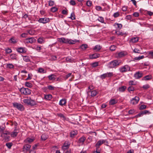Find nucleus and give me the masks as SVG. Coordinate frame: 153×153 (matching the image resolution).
<instances>
[{
  "label": "nucleus",
  "instance_id": "obj_31",
  "mask_svg": "<svg viewBox=\"0 0 153 153\" xmlns=\"http://www.w3.org/2000/svg\"><path fill=\"white\" fill-rule=\"evenodd\" d=\"M48 77L50 80H53L56 79V76L53 74L49 75Z\"/></svg>",
  "mask_w": 153,
  "mask_h": 153
},
{
  "label": "nucleus",
  "instance_id": "obj_53",
  "mask_svg": "<svg viewBox=\"0 0 153 153\" xmlns=\"http://www.w3.org/2000/svg\"><path fill=\"white\" fill-rule=\"evenodd\" d=\"M6 145L7 147L8 148L10 149L12 146V143H7Z\"/></svg>",
  "mask_w": 153,
  "mask_h": 153
},
{
  "label": "nucleus",
  "instance_id": "obj_11",
  "mask_svg": "<svg viewBox=\"0 0 153 153\" xmlns=\"http://www.w3.org/2000/svg\"><path fill=\"white\" fill-rule=\"evenodd\" d=\"M16 51L19 53H25L27 51V49L25 47H20L16 48Z\"/></svg>",
  "mask_w": 153,
  "mask_h": 153
},
{
  "label": "nucleus",
  "instance_id": "obj_43",
  "mask_svg": "<svg viewBox=\"0 0 153 153\" xmlns=\"http://www.w3.org/2000/svg\"><path fill=\"white\" fill-rule=\"evenodd\" d=\"M5 51L6 52V53H9L12 52V50L10 48H6L5 49Z\"/></svg>",
  "mask_w": 153,
  "mask_h": 153
},
{
  "label": "nucleus",
  "instance_id": "obj_56",
  "mask_svg": "<svg viewBox=\"0 0 153 153\" xmlns=\"http://www.w3.org/2000/svg\"><path fill=\"white\" fill-rule=\"evenodd\" d=\"M86 5L89 7H91L92 5V2L91 1H88L86 2Z\"/></svg>",
  "mask_w": 153,
  "mask_h": 153
},
{
  "label": "nucleus",
  "instance_id": "obj_5",
  "mask_svg": "<svg viewBox=\"0 0 153 153\" xmlns=\"http://www.w3.org/2000/svg\"><path fill=\"white\" fill-rule=\"evenodd\" d=\"M31 147V146L28 144L26 143L24 145L22 148V151L24 152H27L29 151Z\"/></svg>",
  "mask_w": 153,
  "mask_h": 153
},
{
  "label": "nucleus",
  "instance_id": "obj_45",
  "mask_svg": "<svg viewBox=\"0 0 153 153\" xmlns=\"http://www.w3.org/2000/svg\"><path fill=\"white\" fill-rule=\"evenodd\" d=\"M98 20L101 23H103L104 22V18L102 17H99L98 19Z\"/></svg>",
  "mask_w": 153,
  "mask_h": 153
},
{
  "label": "nucleus",
  "instance_id": "obj_22",
  "mask_svg": "<svg viewBox=\"0 0 153 153\" xmlns=\"http://www.w3.org/2000/svg\"><path fill=\"white\" fill-rule=\"evenodd\" d=\"M91 93V95L92 97L95 96L97 94V92L95 90L88 91V93Z\"/></svg>",
  "mask_w": 153,
  "mask_h": 153
},
{
  "label": "nucleus",
  "instance_id": "obj_50",
  "mask_svg": "<svg viewBox=\"0 0 153 153\" xmlns=\"http://www.w3.org/2000/svg\"><path fill=\"white\" fill-rule=\"evenodd\" d=\"M128 90L129 92L131 91H134V88L133 87L130 86L128 88Z\"/></svg>",
  "mask_w": 153,
  "mask_h": 153
},
{
  "label": "nucleus",
  "instance_id": "obj_35",
  "mask_svg": "<svg viewBox=\"0 0 153 153\" xmlns=\"http://www.w3.org/2000/svg\"><path fill=\"white\" fill-rule=\"evenodd\" d=\"M88 48V45L86 44H82L80 47V48L82 50H85Z\"/></svg>",
  "mask_w": 153,
  "mask_h": 153
},
{
  "label": "nucleus",
  "instance_id": "obj_8",
  "mask_svg": "<svg viewBox=\"0 0 153 153\" xmlns=\"http://www.w3.org/2000/svg\"><path fill=\"white\" fill-rule=\"evenodd\" d=\"M143 76V74L142 72L138 71L136 72L134 75V76L136 79H139Z\"/></svg>",
  "mask_w": 153,
  "mask_h": 153
},
{
  "label": "nucleus",
  "instance_id": "obj_52",
  "mask_svg": "<svg viewBox=\"0 0 153 153\" xmlns=\"http://www.w3.org/2000/svg\"><path fill=\"white\" fill-rule=\"evenodd\" d=\"M57 115L60 117L62 118L64 120H65V117L64 116L63 114L61 113L58 114Z\"/></svg>",
  "mask_w": 153,
  "mask_h": 153
},
{
  "label": "nucleus",
  "instance_id": "obj_58",
  "mask_svg": "<svg viewBox=\"0 0 153 153\" xmlns=\"http://www.w3.org/2000/svg\"><path fill=\"white\" fill-rule=\"evenodd\" d=\"M48 88L49 90H53L54 89L55 87L52 85H50L48 86Z\"/></svg>",
  "mask_w": 153,
  "mask_h": 153
},
{
  "label": "nucleus",
  "instance_id": "obj_37",
  "mask_svg": "<svg viewBox=\"0 0 153 153\" xmlns=\"http://www.w3.org/2000/svg\"><path fill=\"white\" fill-rule=\"evenodd\" d=\"M24 60L26 62H28L30 61V57L27 56H23Z\"/></svg>",
  "mask_w": 153,
  "mask_h": 153
},
{
  "label": "nucleus",
  "instance_id": "obj_39",
  "mask_svg": "<svg viewBox=\"0 0 153 153\" xmlns=\"http://www.w3.org/2000/svg\"><path fill=\"white\" fill-rule=\"evenodd\" d=\"M16 56L17 55L14 53H12L10 56V58L12 59H16Z\"/></svg>",
  "mask_w": 153,
  "mask_h": 153
},
{
  "label": "nucleus",
  "instance_id": "obj_51",
  "mask_svg": "<svg viewBox=\"0 0 153 153\" xmlns=\"http://www.w3.org/2000/svg\"><path fill=\"white\" fill-rule=\"evenodd\" d=\"M38 71V72L40 73H45V70L42 68H39Z\"/></svg>",
  "mask_w": 153,
  "mask_h": 153
},
{
  "label": "nucleus",
  "instance_id": "obj_12",
  "mask_svg": "<svg viewBox=\"0 0 153 153\" xmlns=\"http://www.w3.org/2000/svg\"><path fill=\"white\" fill-rule=\"evenodd\" d=\"M100 56V54L97 53H94L90 54L89 56V59H96Z\"/></svg>",
  "mask_w": 153,
  "mask_h": 153
},
{
  "label": "nucleus",
  "instance_id": "obj_46",
  "mask_svg": "<svg viewBox=\"0 0 153 153\" xmlns=\"http://www.w3.org/2000/svg\"><path fill=\"white\" fill-rule=\"evenodd\" d=\"M38 42L39 43L42 44L44 42L43 39L41 38H39L37 40Z\"/></svg>",
  "mask_w": 153,
  "mask_h": 153
},
{
  "label": "nucleus",
  "instance_id": "obj_48",
  "mask_svg": "<svg viewBox=\"0 0 153 153\" xmlns=\"http://www.w3.org/2000/svg\"><path fill=\"white\" fill-rule=\"evenodd\" d=\"M58 10V8L55 7H52L51 9V11L52 12H55Z\"/></svg>",
  "mask_w": 153,
  "mask_h": 153
},
{
  "label": "nucleus",
  "instance_id": "obj_17",
  "mask_svg": "<svg viewBox=\"0 0 153 153\" xmlns=\"http://www.w3.org/2000/svg\"><path fill=\"white\" fill-rule=\"evenodd\" d=\"M118 102V100L115 99H111L109 102V104L110 105H114L117 103Z\"/></svg>",
  "mask_w": 153,
  "mask_h": 153
},
{
  "label": "nucleus",
  "instance_id": "obj_25",
  "mask_svg": "<svg viewBox=\"0 0 153 153\" xmlns=\"http://www.w3.org/2000/svg\"><path fill=\"white\" fill-rule=\"evenodd\" d=\"M126 55V53L124 51L121 52L118 54V57L119 58L123 57Z\"/></svg>",
  "mask_w": 153,
  "mask_h": 153
},
{
  "label": "nucleus",
  "instance_id": "obj_2",
  "mask_svg": "<svg viewBox=\"0 0 153 153\" xmlns=\"http://www.w3.org/2000/svg\"><path fill=\"white\" fill-rule=\"evenodd\" d=\"M130 67L128 65H125L120 68L119 70L120 72L122 73L130 71Z\"/></svg>",
  "mask_w": 153,
  "mask_h": 153
},
{
  "label": "nucleus",
  "instance_id": "obj_23",
  "mask_svg": "<svg viewBox=\"0 0 153 153\" xmlns=\"http://www.w3.org/2000/svg\"><path fill=\"white\" fill-rule=\"evenodd\" d=\"M34 140V139H33L27 138L24 140V142L26 143H30L33 142Z\"/></svg>",
  "mask_w": 153,
  "mask_h": 153
},
{
  "label": "nucleus",
  "instance_id": "obj_29",
  "mask_svg": "<svg viewBox=\"0 0 153 153\" xmlns=\"http://www.w3.org/2000/svg\"><path fill=\"white\" fill-rule=\"evenodd\" d=\"M52 96L51 94H48L45 95L44 98L45 99L48 100H50L52 98Z\"/></svg>",
  "mask_w": 153,
  "mask_h": 153
},
{
  "label": "nucleus",
  "instance_id": "obj_3",
  "mask_svg": "<svg viewBox=\"0 0 153 153\" xmlns=\"http://www.w3.org/2000/svg\"><path fill=\"white\" fill-rule=\"evenodd\" d=\"M19 91L22 94L28 95L30 94L31 91L28 88H22L19 89Z\"/></svg>",
  "mask_w": 153,
  "mask_h": 153
},
{
  "label": "nucleus",
  "instance_id": "obj_61",
  "mask_svg": "<svg viewBox=\"0 0 153 153\" xmlns=\"http://www.w3.org/2000/svg\"><path fill=\"white\" fill-rule=\"evenodd\" d=\"M143 115V113L142 112L139 113L136 116H135V117L136 118H137L139 117H141Z\"/></svg>",
  "mask_w": 153,
  "mask_h": 153
},
{
  "label": "nucleus",
  "instance_id": "obj_28",
  "mask_svg": "<svg viewBox=\"0 0 153 153\" xmlns=\"http://www.w3.org/2000/svg\"><path fill=\"white\" fill-rule=\"evenodd\" d=\"M48 135L45 134H42L41 136V139L42 140L45 141L48 138Z\"/></svg>",
  "mask_w": 153,
  "mask_h": 153
},
{
  "label": "nucleus",
  "instance_id": "obj_36",
  "mask_svg": "<svg viewBox=\"0 0 153 153\" xmlns=\"http://www.w3.org/2000/svg\"><path fill=\"white\" fill-rule=\"evenodd\" d=\"M7 68L9 69L13 68H14V66L12 63H9L6 64Z\"/></svg>",
  "mask_w": 153,
  "mask_h": 153
},
{
  "label": "nucleus",
  "instance_id": "obj_64",
  "mask_svg": "<svg viewBox=\"0 0 153 153\" xmlns=\"http://www.w3.org/2000/svg\"><path fill=\"white\" fill-rule=\"evenodd\" d=\"M146 107V106L144 105H141L140 107V110H143L145 109Z\"/></svg>",
  "mask_w": 153,
  "mask_h": 153
},
{
  "label": "nucleus",
  "instance_id": "obj_6",
  "mask_svg": "<svg viewBox=\"0 0 153 153\" xmlns=\"http://www.w3.org/2000/svg\"><path fill=\"white\" fill-rule=\"evenodd\" d=\"M36 41L35 39L33 37L27 38L25 40V42L27 44H32L34 43Z\"/></svg>",
  "mask_w": 153,
  "mask_h": 153
},
{
  "label": "nucleus",
  "instance_id": "obj_18",
  "mask_svg": "<svg viewBox=\"0 0 153 153\" xmlns=\"http://www.w3.org/2000/svg\"><path fill=\"white\" fill-rule=\"evenodd\" d=\"M66 100L65 99H63L60 100L59 102V105L62 106L63 105H65L66 103Z\"/></svg>",
  "mask_w": 153,
  "mask_h": 153
},
{
  "label": "nucleus",
  "instance_id": "obj_13",
  "mask_svg": "<svg viewBox=\"0 0 153 153\" xmlns=\"http://www.w3.org/2000/svg\"><path fill=\"white\" fill-rule=\"evenodd\" d=\"M79 42V40L76 39L72 40L71 39H68L67 43L71 45H73L75 44L76 42Z\"/></svg>",
  "mask_w": 153,
  "mask_h": 153
},
{
  "label": "nucleus",
  "instance_id": "obj_27",
  "mask_svg": "<svg viewBox=\"0 0 153 153\" xmlns=\"http://www.w3.org/2000/svg\"><path fill=\"white\" fill-rule=\"evenodd\" d=\"M126 88V87L125 86H123L121 87H120L118 88V90L120 92H124Z\"/></svg>",
  "mask_w": 153,
  "mask_h": 153
},
{
  "label": "nucleus",
  "instance_id": "obj_7",
  "mask_svg": "<svg viewBox=\"0 0 153 153\" xmlns=\"http://www.w3.org/2000/svg\"><path fill=\"white\" fill-rule=\"evenodd\" d=\"M49 21V19L47 18H40L38 20V22H39L43 24H45L48 22Z\"/></svg>",
  "mask_w": 153,
  "mask_h": 153
},
{
  "label": "nucleus",
  "instance_id": "obj_57",
  "mask_svg": "<svg viewBox=\"0 0 153 153\" xmlns=\"http://www.w3.org/2000/svg\"><path fill=\"white\" fill-rule=\"evenodd\" d=\"M143 88L144 89L146 90L148 89L149 88V86L148 84H146L144 85H143Z\"/></svg>",
  "mask_w": 153,
  "mask_h": 153
},
{
  "label": "nucleus",
  "instance_id": "obj_54",
  "mask_svg": "<svg viewBox=\"0 0 153 153\" xmlns=\"http://www.w3.org/2000/svg\"><path fill=\"white\" fill-rule=\"evenodd\" d=\"M120 15V14L119 12H117L114 13L113 14V16L114 18H117Z\"/></svg>",
  "mask_w": 153,
  "mask_h": 153
},
{
  "label": "nucleus",
  "instance_id": "obj_19",
  "mask_svg": "<svg viewBox=\"0 0 153 153\" xmlns=\"http://www.w3.org/2000/svg\"><path fill=\"white\" fill-rule=\"evenodd\" d=\"M18 42L17 39L14 37L11 38L9 40V42L11 43L14 44Z\"/></svg>",
  "mask_w": 153,
  "mask_h": 153
},
{
  "label": "nucleus",
  "instance_id": "obj_55",
  "mask_svg": "<svg viewBox=\"0 0 153 153\" xmlns=\"http://www.w3.org/2000/svg\"><path fill=\"white\" fill-rule=\"evenodd\" d=\"M106 74H107V77H111L113 75V74L112 72H108Z\"/></svg>",
  "mask_w": 153,
  "mask_h": 153
},
{
  "label": "nucleus",
  "instance_id": "obj_21",
  "mask_svg": "<svg viewBox=\"0 0 153 153\" xmlns=\"http://www.w3.org/2000/svg\"><path fill=\"white\" fill-rule=\"evenodd\" d=\"M152 79V76L151 75H147L144 76L142 80H148Z\"/></svg>",
  "mask_w": 153,
  "mask_h": 153
},
{
  "label": "nucleus",
  "instance_id": "obj_38",
  "mask_svg": "<svg viewBox=\"0 0 153 153\" xmlns=\"http://www.w3.org/2000/svg\"><path fill=\"white\" fill-rule=\"evenodd\" d=\"M30 101V98L29 99H24L23 101L24 102V103L25 104H26L28 105H29V102Z\"/></svg>",
  "mask_w": 153,
  "mask_h": 153
},
{
  "label": "nucleus",
  "instance_id": "obj_33",
  "mask_svg": "<svg viewBox=\"0 0 153 153\" xmlns=\"http://www.w3.org/2000/svg\"><path fill=\"white\" fill-rule=\"evenodd\" d=\"M70 144L66 143L65 142L64 143L62 148L63 149H68L69 146Z\"/></svg>",
  "mask_w": 153,
  "mask_h": 153
},
{
  "label": "nucleus",
  "instance_id": "obj_30",
  "mask_svg": "<svg viewBox=\"0 0 153 153\" xmlns=\"http://www.w3.org/2000/svg\"><path fill=\"white\" fill-rule=\"evenodd\" d=\"M68 39H66L65 38H60L59 39V41L60 42L67 43Z\"/></svg>",
  "mask_w": 153,
  "mask_h": 153
},
{
  "label": "nucleus",
  "instance_id": "obj_60",
  "mask_svg": "<svg viewBox=\"0 0 153 153\" xmlns=\"http://www.w3.org/2000/svg\"><path fill=\"white\" fill-rule=\"evenodd\" d=\"M144 56L143 55L142 56H140L137 57H136L135 58V59L136 60H140V59H142L143 58H144Z\"/></svg>",
  "mask_w": 153,
  "mask_h": 153
},
{
  "label": "nucleus",
  "instance_id": "obj_63",
  "mask_svg": "<svg viewBox=\"0 0 153 153\" xmlns=\"http://www.w3.org/2000/svg\"><path fill=\"white\" fill-rule=\"evenodd\" d=\"M35 147L33 146L32 149L29 150V153H35Z\"/></svg>",
  "mask_w": 153,
  "mask_h": 153
},
{
  "label": "nucleus",
  "instance_id": "obj_47",
  "mask_svg": "<svg viewBox=\"0 0 153 153\" xmlns=\"http://www.w3.org/2000/svg\"><path fill=\"white\" fill-rule=\"evenodd\" d=\"M116 33L118 35H120L121 36H123L125 34L119 31H115Z\"/></svg>",
  "mask_w": 153,
  "mask_h": 153
},
{
  "label": "nucleus",
  "instance_id": "obj_4",
  "mask_svg": "<svg viewBox=\"0 0 153 153\" xmlns=\"http://www.w3.org/2000/svg\"><path fill=\"white\" fill-rule=\"evenodd\" d=\"M13 105L14 107L17 108L20 111H23L25 109L23 105L17 102H14L13 103Z\"/></svg>",
  "mask_w": 153,
  "mask_h": 153
},
{
  "label": "nucleus",
  "instance_id": "obj_26",
  "mask_svg": "<svg viewBox=\"0 0 153 153\" xmlns=\"http://www.w3.org/2000/svg\"><path fill=\"white\" fill-rule=\"evenodd\" d=\"M138 40V38L137 37H134L131 39L130 41V42L132 43L137 42Z\"/></svg>",
  "mask_w": 153,
  "mask_h": 153
},
{
  "label": "nucleus",
  "instance_id": "obj_41",
  "mask_svg": "<svg viewBox=\"0 0 153 153\" xmlns=\"http://www.w3.org/2000/svg\"><path fill=\"white\" fill-rule=\"evenodd\" d=\"M116 48V46L114 45H112L110 47V50L111 51H114Z\"/></svg>",
  "mask_w": 153,
  "mask_h": 153
},
{
  "label": "nucleus",
  "instance_id": "obj_44",
  "mask_svg": "<svg viewBox=\"0 0 153 153\" xmlns=\"http://www.w3.org/2000/svg\"><path fill=\"white\" fill-rule=\"evenodd\" d=\"M98 62H95L92 63L91 65L92 67H95L97 66L98 65Z\"/></svg>",
  "mask_w": 153,
  "mask_h": 153
},
{
  "label": "nucleus",
  "instance_id": "obj_34",
  "mask_svg": "<svg viewBox=\"0 0 153 153\" xmlns=\"http://www.w3.org/2000/svg\"><path fill=\"white\" fill-rule=\"evenodd\" d=\"M25 85L26 86L29 88H31L33 86V85L31 83L28 82H25Z\"/></svg>",
  "mask_w": 153,
  "mask_h": 153
},
{
  "label": "nucleus",
  "instance_id": "obj_24",
  "mask_svg": "<svg viewBox=\"0 0 153 153\" xmlns=\"http://www.w3.org/2000/svg\"><path fill=\"white\" fill-rule=\"evenodd\" d=\"M141 50H142L141 48H140V49L135 48L134 50H133V51L135 53H139L142 54L143 53L141 52Z\"/></svg>",
  "mask_w": 153,
  "mask_h": 153
},
{
  "label": "nucleus",
  "instance_id": "obj_14",
  "mask_svg": "<svg viewBox=\"0 0 153 153\" xmlns=\"http://www.w3.org/2000/svg\"><path fill=\"white\" fill-rule=\"evenodd\" d=\"M86 140V138L84 136H82L80 137L78 140V143L81 145L83 144L85 140Z\"/></svg>",
  "mask_w": 153,
  "mask_h": 153
},
{
  "label": "nucleus",
  "instance_id": "obj_15",
  "mask_svg": "<svg viewBox=\"0 0 153 153\" xmlns=\"http://www.w3.org/2000/svg\"><path fill=\"white\" fill-rule=\"evenodd\" d=\"M77 131H72L70 132V137L72 138H73L75 135L77 134Z\"/></svg>",
  "mask_w": 153,
  "mask_h": 153
},
{
  "label": "nucleus",
  "instance_id": "obj_10",
  "mask_svg": "<svg viewBox=\"0 0 153 153\" xmlns=\"http://www.w3.org/2000/svg\"><path fill=\"white\" fill-rule=\"evenodd\" d=\"M105 142V140H99L96 143L95 146L96 149H98L99 147L102 144Z\"/></svg>",
  "mask_w": 153,
  "mask_h": 153
},
{
  "label": "nucleus",
  "instance_id": "obj_20",
  "mask_svg": "<svg viewBox=\"0 0 153 153\" xmlns=\"http://www.w3.org/2000/svg\"><path fill=\"white\" fill-rule=\"evenodd\" d=\"M102 47L100 45H97L93 48V50L96 52L99 51L101 49Z\"/></svg>",
  "mask_w": 153,
  "mask_h": 153
},
{
  "label": "nucleus",
  "instance_id": "obj_16",
  "mask_svg": "<svg viewBox=\"0 0 153 153\" xmlns=\"http://www.w3.org/2000/svg\"><path fill=\"white\" fill-rule=\"evenodd\" d=\"M19 132V130L16 129H15L14 131L12 132L11 133V137H16L17 136V134Z\"/></svg>",
  "mask_w": 153,
  "mask_h": 153
},
{
  "label": "nucleus",
  "instance_id": "obj_62",
  "mask_svg": "<svg viewBox=\"0 0 153 153\" xmlns=\"http://www.w3.org/2000/svg\"><path fill=\"white\" fill-rule=\"evenodd\" d=\"M70 4L72 5H74L76 4V2L75 1L73 0H71L69 1Z\"/></svg>",
  "mask_w": 153,
  "mask_h": 153
},
{
  "label": "nucleus",
  "instance_id": "obj_49",
  "mask_svg": "<svg viewBox=\"0 0 153 153\" xmlns=\"http://www.w3.org/2000/svg\"><path fill=\"white\" fill-rule=\"evenodd\" d=\"M107 74L106 73H105L101 75L100 76V77L102 79H105L106 77H107Z\"/></svg>",
  "mask_w": 153,
  "mask_h": 153
},
{
  "label": "nucleus",
  "instance_id": "obj_32",
  "mask_svg": "<svg viewBox=\"0 0 153 153\" xmlns=\"http://www.w3.org/2000/svg\"><path fill=\"white\" fill-rule=\"evenodd\" d=\"M36 102L34 100H32L30 98V101L29 105L33 106L36 104Z\"/></svg>",
  "mask_w": 153,
  "mask_h": 153
},
{
  "label": "nucleus",
  "instance_id": "obj_40",
  "mask_svg": "<svg viewBox=\"0 0 153 153\" xmlns=\"http://www.w3.org/2000/svg\"><path fill=\"white\" fill-rule=\"evenodd\" d=\"M116 25L117 26V27L120 29H121L122 27V25L121 24L115 23L114 24V26H116Z\"/></svg>",
  "mask_w": 153,
  "mask_h": 153
},
{
  "label": "nucleus",
  "instance_id": "obj_42",
  "mask_svg": "<svg viewBox=\"0 0 153 153\" xmlns=\"http://www.w3.org/2000/svg\"><path fill=\"white\" fill-rule=\"evenodd\" d=\"M71 18L72 20H74L75 19V16L74 14V12H72L71 15V16L69 17Z\"/></svg>",
  "mask_w": 153,
  "mask_h": 153
},
{
  "label": "nucleus",
  "instance_id": "obj_59",
  "mask_svg": "<svg viewBox=\"0 0 153 153\" xmlns=\"http://www.w3.org/2000/svg\"><path fill=\"white\" fill-rule=\"evenodd\" d=\"M96 9L98 11H104V10H102L101 7L100 6H96Z\"/></svg>",
  "mask_w": 153,
  "mask_h": 153
},
{
  "label": "nucleus",
  "instance_id": "obj_9",
  "mask_svg": "<svg viewBox=\"0 0 153 153\" xmlns=\"http://www.w3.org/2000/svg\"><path fill=\"white\" fill-rule=\"evenodd\" d=\"M140 100L139 98L137 96L135 97L131 100V103L133 105L137 104Z\"/></svg>",
  "mask_w": 153,
  "mask_h": 153
},
{
  "label": "nucleus",
  "instance_id": "obj_1",
  "mask_svg": "<svg viewBox=\"0 0 153 153\" xmlns=\"http://www.w3.org/2000/svg\"><path fill=\"white\" fill-rule=\"evenodd\" d=\"M122 64L120 60H114L109 62L108 64V66L109 68H112Z\"/></svg>",
  "mask_w": 153,
  "mask_h": 153
}]
</instances>
